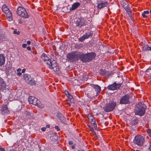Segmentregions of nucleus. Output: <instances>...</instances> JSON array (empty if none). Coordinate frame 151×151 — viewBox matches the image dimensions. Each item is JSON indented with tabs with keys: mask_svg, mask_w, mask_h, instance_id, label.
<instances>
[{
	"mask_svg": "<svg viewBox=\"0 0 151 151\" xmlns=\"http://www.w3.org/2000/svg\"><path fill=\"white\" fill-rule=\"evenodd\" d=\"M41 58L44 61L46 62L50 68H52L54 71H57L59 70L58 67L55 61V60L51 61V60L49 58L46 54H43L41 56Z\"/></svg>",
	"mask_w": 151,
	"mask_h": 151,
	"instance_id": "nucleus-1",
	"label": "nucleus"
},
{
	"mask_svg": "<svg viewBox=\"0 0 151 151\" xmlns=\"http://www.w3.org/2000/svg\"><path fill=\"white\" fill-rule=\"evenodd\" d=\"M146 108L142 103H139L136 105L134 110L135 114L141 116L145 113Z\"/></svg>",
	"mask_w": 151,
	"mask_h": 151,
	"instance_id": "nucleus-2",
	"label": "nucleus"
},
{
	"mask_svg": "<svg viewBox=\"0 0 151 151\" xmlns=\"http://www.w3.org/2000/svg\"><path fill=\"white\" fill-rule=\"evenodd\" d=\"M81 52L73 51L67 55V58L71 61L75 62L81 59Z\"/></svg>",
	"mask_w": 151,
	"mask_h": 151,
	"instance_id": "nucleus-3",
	"label": "nucleus"
},
{
	"mask_svg": "<svg viewBox=\"0 0 151 151\" xmlns=\"http://www.w3.org/2000/svg\"><path fill=\"white\" fill-rule=\"evenodd\" d=\"M81 59L83 62H88L93 60L95 57L96 54L94 53L84 54L81 52Z\"/></svg>",
	"mask_w": 151,
	"mask_h": 151,
	"instance_id": "nucleus-4",
	"label": "nucleus"
},
{
	"mask_svg": "<svg viewBox=\"0 0 151 151\" xmlns=\"http://www.w3.org/2000/svg\"><path fill=\"white\" fill-rule=\"evenodd\" d=\"M28 101L30 104L36 105L40 108L42 109L44 107V105L41 104L40 101L34 96H29Z\"/></svg>",
	"mask_w": 151,
	"mask_h": 151,
	"instance_id": "nucleus-5",
	"label": "nucleus"
},
{
	"mask_svg": "<svg viewBox=\"0 0 151 151\" xmlns=\"http://www.w3.org/2000/svg\"><path fill=\"white\" fill-rule=\"evenodd\" d=\"M116 105V102H114V101H111L105 105L104 107V109L106 112L112 111L114 110Z\"/></svg>",
	"mask_w": 151,
	"mask_h": 151,
	"instance_id": "nucleus-6",
	"label": "nucleus"
},
{
	"mask_svg": "<svg viewBox=\"0 0 151 151\" xmlns=\"http://www.w3.org/2000/svg\"><path fill=\"white\" fill-rule=\"evenodd\" d=\"M145 142V138L141 135L136 136L134 140V143L140 147L143 145Z\"/></svg>",
	"mask_w": 151,
	"mask_h": 151,
	"instance_id": "nucleus-7",
	"label": "nucleus"
},
{
	"mask_svg": "<svg viewBox=\"0 0 151 151\" xmlns=\"http://www.w3.org/2000/svg\"><path fill=\"white\" fill-rule=\"evenodd\" d=\"M17 13L19 16L24 18H27L28 17L26 10L21 6L17 8Z\"/></svg>",
	"mask_w": 151,
	"mask_h": 151,
	"instance_id": "nucleus-8",
	"label": "nucleus"
},
{
	"mask_svg": "<svg viewBox=\"0 0 151 151\" xmlns=\"http://www.w3.org/2000/svg\"><path fill=\"white\" fill-rule=\"evenodd\" d=\"M24 78L27 83L31 85H33L36 84L35 81L34 79L29 74H24Z\"/></svg>",
	"mask_w": 151,
	"mask_h": 151,
	"instance_id": "nucleus-9",
	"label": "nucleus"
},
{
	"mask_svg": "<svg viewBox=\"0 0 151 151\" xmlns=\"http://www.w3.org/2000/svg\"><path fill=\"white\" fill-rule=\"evenodd\" d=\"M76 26L81 28L86 24V21L83 18H80L77 19L76 21Z\"/></svg>",
	"mask_w": 151,
	"mask_h": 151,
	"instance_id": "nucleus-10",
	"label": "nucleus"
},
{
	"mask_svg": "<svg viewBox=\"0 0 151 151\" xmlns=\"http://www.w3.org/2000/svg\"><path fill=\"white\" fill-rule=\"evenodd\" d=\"M129 95H125L120 99L119 102L120 104H129Z\"/></svg>",
	"mask_w": 151,
	"mask_h": 151,
	"instance_id": "nucleus-11",
	"label": "nucleus"
},
{
	"mask_svg": "<svg viewBox=\"0 0 151 151\" xmlns=\"http://www.w3.org/2000/svg\"><path fill=\"white\" fill-rule=\"evenodd\" d=\"M121 85V83H116L114 82L113 84L109 85L107 88L110 90H114L119 89Z\"/></svg>",
	"mask_w": 151,
	"mask_h": 151,
	"instance_id": "nucleus-12",
	"label": "nucleus"
},
{
	"mask_svg": "<svg viewBox=\"0 0 151 151\" xmlns=\"http://www.w3.org/2000/svg\"><path fill=\"white\" fill-rule=\"evenodd\" d=\"M92 36V32L91 31H90L86 32L83 35L79 38V40L81 42H83L85 39L88 38Z\"/></svg>",
	"mask_w": 151,
	"mask_h": 151,
	"instance_id": "nucleus-13",
	"label": "nucleus"
},
{
	"mask_svg": "<svg viewBox=\"0 0 151 151\" xmlns=\"http://www.w3.org/2000/svg\"><path fill=\"white\" fill-rule=\"evenodd\" d=\"M108 5L109 3L107 1H102L98 2L97 7L98 8L101 9L104 7L107 6Z\"/></svg>",
	"mask_w": 151,
	"mask_h": 151,
	"instance_id": "nucleus-14",
	"label": "nucleus"
},
{
	"mask_svg": "<svg viewBox=\"0 0 151 151\" xmlns=\"http://www.w3.org/2000/svg\"><path fill=\"white\" fill-rule=\"evenodd\" d=\"M0 111L1 112L2 114H8L9 112L8 107L6 104L2 106Z\"/></svg>",
	"mask_w": 151,
	"mask_h": 151,
	"instance_id": "nucleus-15",
	"label": "nucleus"
},
{
	"mask_svg": "<svg viewBox=\"0 0 151 151\" xmlns=\"http://www.w3.org/2000/svg\"><path fill=\"white\" fill-rule=\"evenodd\" d=\"M6 87V84L2 78L0 77V89L3 90L5 89Z\"/></svg>",
	"mask_w": 151,
	"mask_h": 151,
	"instance_id": "nucleus-16",
	"label": "nucleus"
},
{
	"mask_svg": "<svg viewBox=\"0 0 151 151\" xmlns=\"http://www.w3.org/2000/svg\"><path fill=\"white\" fill-rule=\"evenodd\" d=\"M5 58L3 54H0V66L4 64L5 62Z\"/></svg>",
	"mask_w": 151,
	"mask_h": 151,
	"instance_id": "nucleus-17",
	"label": "nucleus"
},
{
	"mask_svg": "<svg viewBox=\"0 0 151 151\" xmlns=\"http://www.w3.org/2000/svg\"><path fill=\"white\" fill-rule=\"evenodd\" d=\"M93 87L95 89V91H96V95H98L100 92L101 91V87L97 85H93Z\"/></svg>",
	"mask_w": 151,
	"mask_h": 151,
	"instance_id": "nucleus-18",
	"label": "nucleus"
},
{
	"mask_svg": "<svg viewBox=\"0 0 151 151\" xmlns=\"http://www.w3.org/2000/svg\"><path fill=\"white\" fill-rule=\"evenodd\" d=\"M5 14L6 15L7 19L8 21H10L13 20L12 14L11 11Z\"/></svg>",
	"mask_w": 151,
	"mask_h": 151,
	"instance_id": "nucleus-19",
	"label": "nucleus"
},
{
	"mask_svg": "<svg viewBox=\"0 0 151 151\" xmlns=\"http://www.w3.org/2000/svg\"><path fill=\"white\" fill-rule=\"evenodd\" d=\"M80 5V4L79 2L75 3L72 5L70 9V11L74 10L76 9Z\"/></svg>",
	"mask_w": 151,
	"mask_h": 151,
	"instance_id": "nucleus-20",
	"label": "nucleus"
},
{
	"mask_svg": "<svg viewBox=\"0 0 151 151\" xmlns=\"http://www.w3.org/2000/svg\"><path fill=\"white\" fill-rule=\"evenodd\" d=\"M2 9L3 12L5 14L10 11L9 9L7 7V6L5 4L3 5Z\"/></svg>",
	"mask_w": 151,
	"mask_h": 151,
	"instance_id": "nucleus-21",
	"label": "nucleus"
},
{
	"mask_svg": "<svg viewBox=\"0 0 151 151\" xmlns=\"http://www.w3.org/2000/svg\"><path fill=\"white\" fill-rule=\"evenodd\" d=\"M142 49L145 51H151V47H149L146 44H144L142 46Z\"/></svg>",
	"mask_w": 151,
	"mask_h": 151,
	"instance_id": "nucleus-22",
	"label": "nucleus"
},
{
	"mask_svg": "<svg viewBox=\"0 0 151 151\" xmlns=\"http://www.w3.org/2000/svg\"><path fill=\"white\" fill-rule=\"evenodd\" d=\"M65 94L69 99H70L72 102H74V100L73 98V96L69 93L67 91H65Z\"/></svg>",
	"mask_w": 151,
	"mask_h": 151,
	"instance_id": "nucleus-23",
	"label": "nucleus"
},
{
	"mask_svg": "<svg viewBox=\"0 0 151 151\" xmlns=\"http://www.w3.org/2000/svg\"><path fill=\"white\" fill-rule=\"evenodd\" d=\"M7 38L4 35H0V42H2L4 41H6Z\"/></svg>",
	"mask_w": 151,
	"mask_h": 151,
	"instance_id": "nucleus-24",
	"label": "nucleus"
},
{
	"mask_svg": "<svg viewBox=\"0 0 151 151\" xmlns=\"http://www.w3.org/2000/svg\"><path fill=\"white\" fill-rule=\"evenodd\" d=\"M57 116L58 117L59 119L61 120H64L65 119V117L60 113L58 114Z\"/></svg>",
	"mask_w": 151,
	"mask_h": 151,
	"instance_id": "nucleus-25",
	"label": "nucleus"
},
{
	"mask_svg": "<svg viewBox=\"0 0 151 151\" xmlns=\"http://www.w3.org/2000/svg\"><path fill=\"white\" fill-rule=\"evenodd\" d=\"M100 73L101 75L104 76L106 74V72L105 70L102 69H101L100 70Z\"/></svg>",
	"mask_w": 151,
	"mask_h": 151,
	"instance_id": "nucleus-26",
	"label": "nucleus"
},
{
	"mask_svg": "<svg viewBox=\"0 0 151 151\" xmlns=\"http://www.w3.org/2000/svg\"><path fill=\"white\" fill-rule=\"evenodd\" d=\"M149 13V11H145L142 14V16L144 18L146 17H147V16L146 15V14H148Z\"/></svg>",
	"mask_w": 151,
	"mask_h": 151,
	"instance_id": "nucleus-27",
	"label": "nucleus"
},
{
	"mask_svg": "<svg viewBox=\"0 0 151 151\" xmlns=\"http://www.w3.org/2000/svg\"><path fill=\"white\" fill-rule=\"evenodd\" d=\"M21 69L20 68H18L17 70V75L18 76H21L22 75V73L21 72Z\"/></svg>",
	"mask_w": 151,
	"mask_h": 151,
	"instance_id": "nucleus-28",
	"label": "nucleus"
},
{
	"mask_svg": "<svg viewBox=\"0 0 151 151\" xmlns=\"http://www.w3.org/2000/svg\"><path fill=\"white\" fill-rule=\"evenodd\" d=\"M124 9L127 12L131 10L130 7L128 5H127L126 6L124 7Z\"/></svg>",
	"mask_w": 151,
	"mask_h": 151,
	"instance_id": "nucleus-29",
	"label": "nucleus"
},
{
	"mask_svg": "<svg viewBox=\"0 0 151 151\" xmlns=\"http://www.w3.org/2000/svg\"><path fill=\"white\" fill-rule=\"evenodd\" d=\"M11 71H12V74H13V73H15L16 72V70H14V68H12L9 70V72H10Z\"/></svg>",
	"mask_w": 151,
	"mask_h": 151,
	"instance_id": "nucleus-30",
	"label": "nucleus"
},
{
	"mask_svg": "<svg viewBox=\"0 0 151 151\" xmlns=\"http://www.w3.org/2000/svg\"><path fill=\"white\" fill-rule=\"evenodd\" d=\"M72 102H72V101H70V100H68V102L67 103V105H69V106H70L72 104Z\"/></svg>",
	"mask_w": 151,
	"mask_h": 151,
	"instance_id": "nucleus-31",
	"label": "nucleus"
},
{
	"mask_svg": "<svg viewBox=\"0 0 151 151\" xmlns=\"http://www.w3.org/2000/svg\"><path fill=\"white\" fill-rule=\"evenodd\" d=\"M138 122V120L137 119H135L133 121L132 124L133 125L136 124Z\"/></svg>",
	"mask_w": 151,
	"mask_h": 151,
	"instance_id": "nucleus-32",
	"label": "nucleus"
},
{
	"mask_svg": "<svg viewBox=\"0 0 151 151\" xmlns=\"http://www.w3.org/2000/svg\"><path fill=\"white\" fill-rule=\"evenodd\" d=\"M91 124L92 125V126L96 124L95 121L94 119H92V120L91 122Z\"/></svg>",
	"mask_w": 151,
	"mask_h": 151,
	"instance_id": "nucleus-33",
	"label": "nucleus"
},
{
	"mask_svg": "<svg viewBox=\"0 0 151 151\" xmlns=\"http://www.w3.org/2000/svg\"><path fill=\"white\" fill-rule=\"evenodd\" d=\"M14 34H17L19 35V34L20 32L19 31H18V32H17V30L14 29Z\"/></svg>",
	"mask_w": 151,
	"mask_h": 151,
	"instance_id": "nucleus-34",
	"label": "nucleus"
},
{
	"mask_svg": "<svg viewBox=\"0 0 151 151\" xmlns=\"http://www.w3.org/2000/svg\"><path fill=\"white\" fill-rule=\"evenodd\" d=\"M127 12L128 13V14L129 16L130 17H131L132 15V12L131 11V10H129V11Z\"/></svg>",
	"mask_w": 151,
	"mask_h": 151,
	"instance_id": "nucleus-35",
	"label": "nucleus"
},
{
	"mask_svg": "<svg viewBox=\"0 0 151 151\" xmlns=\"http://www.w3.org/2000/svg\"><path fill=\"white\" fill-rule=\"evenodd\" d=\"M55 129H56L57 130V131H59L60 130L59 128L57 126H55Z\"/></svg>",
	"mask_w": 151,
	"mask_h": 151,
	"instance_id": "nucleus-36",
	"label": "nucleus"
},
{
	"mask_svg": "<svg viewBox=\"0 0 151 151\" xmlns=\"http://www.w3.org/2000/svg\"><path fill=\"white\" fill-rule=\"evenodd\" d=\"M27 44H23L22 45V47L24 48H25L27 46Z\"/></svg>",
	"mask_w": 151,
	"mask_h": 151,
	"instance_id": "nucleus-37",
	"label": "nucleus"
},
{
	"mask_svg": "<svg viewBox=\"0 0 151 151\" xmlns=\"http://www.w3.org/2000/svg\"><path fill=\"white\" fill-rule=\"evenodd\" d=\"M46 129V128L45 127H42L41 128L42 130L44 132L45 131Z\"/></svg>",
	"mask_w": 151,
	"mask_h": 151,
	"instance_id": "nucleus-38",
	"label": "nucleus"
},
{
	"mask_svg": "<svg viewBox=\"0 0 151 151\" xmlns=\"http://www.w3.org/2000/svg\"><path fill=\"white\" fill-rule=\"evenodd\" d=\"M31 43L30 41H27V44L28 45H30Z\"/></svg>",
	"mask_w": 151,
	"mask_h": 151,
	"instance_id": "nucleus-39",
	"label": "nucleus"
},
{
	"mask_svg": "<svg viewBox=\"0 0 151 151\" xmlns=\"http://www.w3.org/2000/svg\"><path fill=\"white\" fill-rule=\"evenodd\" d=\"M27 49L29 51H30L31 50V48L30 47H27Z\"/></svg>",
	"mask_w": 151,
	"mask_h": 151,
	"instance_id": "nucleus-40",
	"label": "nucleus"
},
{
	"mask_svg": "<svg viewBox=\"0 0 151 151\" xmlns=\"http://www.w3.org/2000/svg\"><path fill=\"white\" fill-rule=\"evenodd\" d=\"M73 144V142L72 141H69V145H71Z\"/></svg>",
	"mask_w": 151,
	"mask_h": 151,
	"instance_id": "nucleus-41",
	"label": "nucleus"
},
{
	"mask_svg": "<svg viewBox=\"0 0 151 151\" xmlns=\"http://www.w3.org/2000/svg\"><path fill=\"white\" fill-rule=\"evenodd\" d=\"M93 126L96 129V128L97 127V125H96V124H94V125H93Z\"/></svg>",
	"mask_w": 151,
	"mask_h": 151,
	"instance_id": "nucleus-42",
	"label": "nucleus"
},
{
	"mask_svg": "<svg viewBox=\"0 0 151 151\" xmlns=\"http://www.w3.org/2000/svg\"><path fill=\"white\" fill-rule=\"evenodd\" d=\"M26 70V69L25 68L23 69L22 70V73H24L25 72V71Z\"/></svg>",
	"mask_w": 151,
	"mask_h": 151,
	"instance_id": "nucleus-43",
	"label": "nucleus"
},
{
	"mask_svg": "<svg viewBox=\"0 0 151 151\" xmlns=\"http://www.w3.org/2000/svg\"><path fill=\"white\" fill-rule=\"evenodd\" d=\"M0 151H5V150L3 148H0Z\"/></svg>",
	"mask_w": 151,
	"mask_h": 151,
	"instance_id": "nucleus-44",
	"label": "nucleus"
},
{
	"mask_svg": "<svg viewBox=\"0 0 151 151\" xmlns=\"http://www.w3.org/2000/svg\"><path fill=\"white\" fill-rule=\"evenodd\" d=\"M8 151H17L16 150H14L13 149H10L9 150H8Z\"/></svg>",
	"mask_w": 151,
	"mask_h": 151,
	"instance_id": "nucleus-45",
	"label": "nucleus"
},
{
	"mask_svg": "<svg viewBox=\"0 0 151 151\" xmlns=\"http://www.w3.org/2000/svg\"><path fill=\"white\" fill-rule=\"evenodd\" d=\"M18 22L20 24H22V22L20 20H18Z\"/></svg>",
	"mask_w": 151,
	"mask_h": 151,
	"instance_id": "nucleus-46",
	"label": "nucleus"
},
{
	"mask_svg": "<svg viewBox=\"0 0 151 151\" xmlns=\"http://www.w3.org/2000/svg\"><path fill=\"white\" fill-rule=\"evenodd\" d=\"M50 127V126L49 125H47L46 126V127L47 128H49Z\"/></svg>",
	"mask_w": 151,
	"mask_h": 151,
	"instance_id": "nucleus-47",
	"label": "nucleus"
},
{
	"mask_svg": "<svg viewBox=\"0 0 151 151\" xmlns=\"http://www.w3.org/2000/svg\"><path fill=\"white\" fill-rule=\"evenodd\" d=\"M150 70L149 69H147L146 70V72L147 73V72H148V71L149 70Z\"/></svg>",
	"mask_w": 151,
	"mask_h": 151,
	"instance_id": "nucleus-48",
	"label": "nucleus"
},
{
	"mask_svg": "<svg viewBox=\"0 0 151 151\" xmlns=\"http://www.w3.org/2000/svg\"><path fill=\"white\" fill-rule=\"evenodd\" d=\"M91 130L92 131V132H93V128H91Z\"/></svg>",
	"mask_w": 151,
	"mask_h": 151,
	"instance_id": "nucleus-49",
	"label": "nucleus"
},
{
	"mask_svg": "<svg viewBox=\"0 0 151 151\" xmlns=\"http://www.w3.org/2000/svg\"><path fill=\"white\" fill-rule=\"evenodd\" d=\"M72 148L73 149H75V147L74 146H73L72 147Z\"/></svg>",
	"mask_w": 151,
	"mask_h": 151,
	"instance_id": "nucleus-50",
	"label": "nucleus"
},
{
	"mask_svg": "<svg viewBox=\"0 0 151 151\" xmlns=\"http://www.w3.org/2000/svg\"><path fill=\"white\" fill-rule=\"evenodd\" d=\"M149 149L150 150H151V144L150 145V146Z\"/></svg>",
	"mask_w": 151,
	"mask_h": 151,
	"instance_id": "nucleus-51",
	"label": "nucleus"
},
{
	"mask_svg": "<svg viewBox=\"0 0 151 151\" xmlns=\"http://www.w3.org/2000/svg\"><path fill=\"white\" fill-rule=\"evenodd\" d=\"M149 135L151 137V133H149Z\"/></svg>",
	"mask_w": 151,
	"mask_h": 151,
	"instance_id": "nucleus-52",
	"label": "nucleus"
},
{
	"mask_svg": "<svg viewBox=\"0 0 151 151\" xmlns=\"http://www.w3.org/2000/svg\"><path fill=\"white\" fill-rule=\"evenodd\" d=\"M133 151H139V150H134Z\"/></svg>",
	"mask_w": 151,
	"mask_h": 151,
	"instance_id": "nucleus-53",
	"label": "nucleus"
},
{
	"mask_svg": "<svg viewBox=\"0 0 151 151\" xmlns=\"http://www.w3.org/2000/svg\"><path fill=\"white\" fill-rule=\"evenodd\" d=\"M150 13H151V9L150 10Z\"/></svg>",
	"mask_w": 151,
	"mask_h": 151,
	"instance_id": "nucleus-54",
	"label": "nucleus"
},
{
	"mask_svg": "<svg viewBox=\"0 0 151 151\" xmlns=\"http://www.w3.org/2000/svg\"><path fill=\"white\" fill-rule=\"evenodd\" d=\"M88 126L90 128V127L89 125H88Z\"/></svg>",
	"mask_w": 151,
	"mask_h": 151,
	"instance_id": "nucleus-55",
	"label": "nucleus"
}]
</instances>
